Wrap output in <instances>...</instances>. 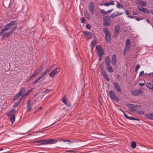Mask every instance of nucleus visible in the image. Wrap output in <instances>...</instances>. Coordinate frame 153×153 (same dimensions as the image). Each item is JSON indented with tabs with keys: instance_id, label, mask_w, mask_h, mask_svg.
<instances>
[{
	"instance_id": "1",
	"label": "nucleus",
	"mask_w": 153,
	"mask_h": 153,
	"mask_svg": "<svg viewBox=\"0 0 153 153\" xmlns=\"http://www.w3.org/2000/svg\"><path fill=\"white\" fill-rule=\"evenodd\" d=\"M16 21H12L11 22L8 23L6 26H4V28L0 32V36H1L4 32L10 29L12 26L16 25Z\"/></svg>"
},
{
	"instance_id": "2",
	"label": "nucleus",
	"mask_w": 153,
	"mask_h": 153,
	"mask_svg": "<svg viewBox=\"0 0 153 153\" xmlns=\"http://www.w3.org/2000/svg\"><path fill=\"white\" fill-rule=\"evenodd\" d=\"M103 30L105 34V38L106 41L108 42H109L111 41V35L109 32L108 29L106 28H104Z\"/></svg>"
},
{
	"instance_id": "3",
	"label": "nucleus",
	"mask_w": 153,
	"mask_h": 153,
	"mask_svg": "<svg viewBox=\"0 0 153 153\" xmlns=\"http://www.w3.org/2000/svg\"><path fill=\"white\" fill-rule=\"evenodd\" d=\"M103 25L104 26H108L110 25L111 20L109 16H105L103 17Z\"/></svg>"
},
{
	"instance_id": "4",
	"label": "nucleus",
	"mask_w": 153,
	"mask_h": 153,
	"mask_svg": "<svg viewBox=\"0 0 153 153\" xmlns=\"http://www.w3.org/2000/svg\"><path fill=\"white\" fill-rule=\"evenodd\" d=\"M57 142V140L53 139H46L45 140V142L43 143H41L40 145H44L47 144H52L56 143Z\"/></svg>"
},
{
	"instance_id": "5",
	"label": "nucleus",
	"mask_w": 153,
	"mask_h": 153,
	"mask_svg": "<svg viewBox=\"0 0 153 153\" xmlns=\"http://www.w3.org/2000/svg\"><path fill=\"white\" fill-rule=\"evenodd\" d=\"M109 94L111 99L114 100L116 101H118L119 100L118 97L117 96L116 94L113 91H111Z\"/></svg>"
},
{
	"instance_id": "6",
	"label": "nucleus",
	"mask_w": 153,
	"mask_h": 153,
	"mask_svg": "<svg viewBox=\"0 0 153 153\" xmlns=\"http://www.w3.org/2000/svg\"><path fill=\"white\" fill-rule=\"evenodd\" d=\"M96 50L99 55L101 57L104 54V51L100 46L97 45L96 47Z\"/></svg>"
},
{
	"instance_id": "7",
	"label": "nucleus",
	"mask_w": 153,
	"mask_h": 153,
	"mask_svg": "<svg viewBox=\"0 0 153 153\" xmlns=\"http://www.w3.org/2000/svg\"><path fill=\"white\" fill-rule=\"evenodd\" d=\"M60 71V69L59 68H56L53 70L50 73L49 75L51 77H53L56 74Z\"/></svg>"
},
{
	"instance_id": "8",
	"label": "nucleus",
	"mask_w": 153,
	"mask_h": 153,
	"mask_svg": "<svg viewBox=\"0 0 153 153\" xmlns=\"http://www.w3.org/2000/svg\"><path fill=\"white\" fill-rule=\"evenodd\" d=\"M94 3L93 2H91L89 5L88 9L91 13L93 15L94 14Z\"/></svg>"
},
{
	"instance_id": "9",
	"label": "nucleus",
	"mask_w": 153,
	"mask_h": 153,
	"mask_svg": "<svg viewBox=\"0 0 153 153\" xmlns=\"http://www.w3.org/2000/svg\"><path fill=\"white\" fill-rule=\"evenodd\" d=\"M126 105L130 108L129 109V111H136V110L135 109V108L137 107L136 105L128 103Z\"/></svg>"
},
{
	"instance_id": "10",
	"label": "nucleus",
	"mask_w": 153,
	"mask_h": 153,
	"mask_svg": "<svg viewBox=\"0 0 153 153\" xmlns=\"http://www.w3.org/2000/svg\"><path fill=\"white\" fill-rule=\"evenodd\" d=\"M27 111L29 112L30 111L33 105V103H31V100L30 99L28 100L27 101Z\"/></svg>"
},
{
	"instance_id": "11",
	"label": "nucleus",
	"mask_w": 153,
	"mask_h": 153,
	"mask_svg": "<svg viewBox=\"0 0 153 153\" xmlns=\"http://www.w3.org/2000/svg\"><path fill=\"white\" fill-rule=\"evenodd\" d=\"M46 75V73H43V74L40 75L37 78V79L34 81L33 83V84H35L38 82L39 81L41 80L43 77Z\"/></svg>"
},
{
	"instance_id": "12",
	"label": "nucleus",
	"mask_w": 153,
	"mask_h": 153,
	"mask_svg": "<svg viewBox=\"0 0 153 153\" xmlns=\"http://www.w3.org/2000/svg\"><path fill=\"white\" fill-rule=\"evenodd\" d=\"M120 29V27L119 25H117L115 27L114 31V34L115 36H117L119 34Z\"/></svg>"
},
{
	"instance_id": "13",
	"label": "nucleus",
	"mask_w": 153,
	"mask_h": 153,
	"mask_svg": "<svg viewBox=\"0 0 153 153\" xmlns=\"http://www.w3.org/2000/svg\"><path fill=\"white\" fill-rule=\"evenodd\" d=\"M12 33L10 31L7 33H4L3 34L1 39L2 40H4L5 39V38H8L12 34Z\"/></svg>"
},
{
	"instance_id": "14",
	"label": "nucleus",
	"mask_w": 153,
	"mask_h": 153,
	"mask_svg": "<svg viewBox=\"0 0 153 153\" xmlns=\"http://www.w3.org/2000/svg\"><path fill=\"white\" fill-rule=\"evenodd\" d=\"M116 56L115 54L113 55L111 58V63L113 65H116Z\"/></svg>"
},
{
	"instance_id": "15",
	"label": "nucleus",
	"mask_w": 153,
	"mask_h": 153,
	"mask_svg": "<svg viewBox=\"0 0 153 153\" xmlns=\"http://www.w3.org/2000/svg\"><path fill=\"white\" fill-rule=\"evenodd\" d=\"M132 94L134 95H137L139 94H142L143 91L142 90H137L132 91L131 92Z\"/></svg>"
},
{
	"instance_id": "16",
	"label": "nucleus",
	"mask_w": 153,
	"mask_h": 153,
	"mask_svg": "<svg viewBox=\"0 0 153 153\" xmlns=\"http://www.w3.org/2000/svg\"><path fill=\"white\" fill-rule=\"evenodd\" d=\"M114 86L116 90L119 92H121L119 84L117 82H115L114 84Z\"/></svg>"
},
{
	"instance_id": "17",
	"label": "nucleus",
	"mask_w": 153,
	"mask_h": 153,
	"mask_svg": "<svg viewBox=\"0 0 153 153\" xmlns=\"http://www.w3.org/2000/svg\"><path fill=\"white\" fill-rule=\"evenodd\" d=\"M130 49V46H126L125 47L123 53L125 55L127 52L129 51Z\"/></svg>"
},
{
	"instance_id": "18",
	"label": "nucleus",
	"mask_w": 153,
	"mask_h": 153,
	"mask_svg": "<svg viewBox=\"0 0 153 153\" xmlns=\"http://www.w3.org/2000/svg\"><path fill=\"white\" fill-rule=\"evenodd\" d=\"M43 69V67H41L35 72L34 73V75L36 76L37 75L42 71Z\"/></svg>"
},
{
	"instance_id": "19",
	"label": "nucleus",
	"mask_w": 153,
	"mask_h": 153,
	"mask_svg": "<svg viewBox=\"0 0 153 153\" xmlns=\"http://www.w3.org/2000/svg\"><path fill=\"white\" fill-rule=\"evenodd\" d=\"M105 63L106 65H110V60L108 56H107L105 58Z\"/></svg>"
},
{
	"instance_id": "20",
	"label": "nucleus",
	"mask_w": 153,
	"mask_h": 153,
	"mask_svg": "<svg viewBox=\"0 0 153 153\" xmlns=\"http://www.w3.org/2000/svg\"><path fill=\"white\" fill-rule=\"evenodd\" d=\"M138 3L139 5H142V6H146L147 5V3L144 1H138Z\"/></svg>"
},
{
	"instance_id": "21",
	"label": "nucleus",
	"mask_w": 153,
	"mask_h": 153,
	"mask_svg": "<svg viewBox=\"0 0 153 153\" xmlns=\"http://www.w3.org/2000/svg\"><path fill=\"white\" fill-rule=\"evenodd\" d=\"M146 85L148 88L151 89L153 91V89H152L153 85L152 83L147 82L146 83Z\"/></svg>"
},
{
	"instance_id": "22",
	"label": "nucleus",
	"mask_w": 153,
	"mask_h": 153,
	"mask_svg": "<svg viewBox=\"0 0 153 153\" xmlns=\"http://www.w3.org/2000/svg\"><path fill=\"white\" fill-rule=\"evenodd\" d=\"M107 66V68L108 71L110 73H112L113 72V70L111 66L110 65Z\"/></svg>"
},
{
	"instance_id": "23",
	"label": "nucleus",
	"mask_w": 153,
	"mask_h": 153,
	"mask_svg": "<svg viewBox=\"0 0 153 153\" xmlns=\"http://www.w3.org/2000/svg\"><path fill=\"white\" fill-rule=\"evenodd\" d=\"M26 91V90L24 88H22V89L20 90L19 91L18 93L19 94V95L21 96Z\"/></svg>"
},
{
	"instance_id": "24",
	"label": "nucleus",
	"mask_w": 153,
	"mask_h": 153,
	"mask_svg": "<svg viewBox=\"0 0 153 153\" xmlns=\"http://www.w3.org/2000/svg\"><path fill=\"white\" fill-rule=\"evenodd\" d=\"M123 13H120L118 14H115L114 13H113L111 15V17L112 18H114L117 16L122 15Z\"/></svg>"
},
{
	"instance_id": "25",
	"label": "nucleus",
	"mask_w": 153,
	"mask_h": 153,
	"mask_svg": "<svg viewBox=\"0 0 153 153\" xmlns=\"http://www.w3.org/2000/svg\"><path fill=\"white\" fill-rule=\"evenodd\" d=\"M141 10V11L147 14L150 13V11H149L147 8H143Z\"/></svg>"
},
{
	"instance_id": "26",
	"label": "nucleus",
	"mask_w": 153,
	"mask_h": 153,
	"mask_svg": "<svg viewBox=\"0 0 153 153\" xmlns=\"http://www.w3.org/2000/svg\"><path fill=\"white\" fill-rule=\"evenodd\" d=\"M104 5L105 6H108L110 5H114V1H111V2H106L104 4Z\"/></svg>"
},
{
	"instance_id": "27",
	"label": "nucleus",
	"mask_w": 153,
	"mask_h": 153,
	"mask_svg": "<svg viewBox=\"0 0 153 153\" xmlns=\"http://www.w3.org/2000/svg\"><path fill=\"white\" fill-rule=\"evenodd\" d=\"M83 33L86 36H91L92 33L91 32H89L87 31H83Z\"/></svg>"
},
{
	"instance_id": "28",
	"label": "nucleus",
	"mask_w": 153,
	"mask_h": 153,
	"mask_svg": "<svg viewBox=\"0 0 153 153\" xmlns=\"http://www.w3.org/2000/svg\"><path fill=\"white\" fill-rule=\"evenodd\" d=\"M10 120L12 122V124L13 125V122L15 120V115H13L10 118Z\"/></svg>"
},
{
	"instance_id": "29",
	"label": "nucleus",
	"mask_w": 153,
	"mask_h": 153,
	"mask_svg": "<svg viewBox=\"0 0 153 153\" xmlns=\"http://www.w3.org/2000/svg\"><path fill=\"white\" fill-rule=\"evenodd\" d=\"M131 146L132 148L134 149L136 146V143L134 141H133L131 143Z\"/></svg>"
},
{
	"instance_id": "30",
	"label": "nucleus",
	"mask_w": 153,
	"mask_h": 153,
	"mask_svg": "<svg viewBox=\"0 0 153 153\" xmlns=\"http://www.w3.org/2000/svg\"><path fill=\"white\" fill-rule=\"evenodd\" d=\"M126 118L128 119L129 120H137L138 121L139 120L138 119H137V118H134L133 117H128V116H127V117Z\"/></svg>"
},
{
	"instance_id": "31",
	"label": "nucleus",
	"mask_w": 153,
	"mask_h": 153,
	"mask_svg": "<svg viewBox=\"0 0 153 153\" xmlns=\"http://www.w3.org/2000/svg\"><path fill=\"white\" fill-rule=\"evenodd\" d=\"M147 117L149 119H153V113L149 114L147 115Z\"/></svg>"
},
{
	"instance_id": "32",
	"label": "nucleus",
	"mask_w": 153,
	"mask_h": 153,
	"mask_svg": "<svg viewBox=\"0 0 153 153\" xmlns=\"http://www.w3.org/2000/svg\"><path fill=\"white\" fill-rule=\"evenodd\" d=\"M45 142V140H37V141H34L32 143H44Z\"/></svg>"
},
{
	"instance_id": "33",
	"label": "nucleus",
	"mask_w": 153,
	"mask_h": 153,
	"mask_svg": "<svg viewBox=\"0 0 153 153\" xmlns=\"http://www.w3.org/2000/svg\"><path fill=\"white\" fill-rule=\"evenodd\" d=\"M126 46H130V40L129 39H127L126 42Z\"/></svg>"
},
{
	"instance_id": "34",
	"label": "nucleus",
	"mask_w": 153,
	"mask_h": 153,
	"mask_svg": "<svg viewBox=\"0 0 153 153\" xmlns=\"http://www.w3.org/2000/svg\"><path fill=\"white\" fill-rule=\"evenodd\" d=\"M16 111L15 109H12L11 111L7 114L8 116L9 115H11L13 114L16 112Z\"/></svg>"
},
{
	"instance_id": "35",
	"label": "nucleus",
	"mask_w": 153,
	"mask_h": 153,
	"mask_svg": "<svg viewBox=\"0 0 153 153\" xmlns=\"http://www.w3.org/2000/svg\"><path fill=\"white\" fill-rule=\"evenodd\" d=\"M116 6L117 8H123V6L120 5L119 2H117V4L116 5Z\"/></svg>"
},
{
	"instance_id": "36",
	"label": "nucleus",
	"mask_w": 153,
	"mask_h": 153,
	"mask_svg": "<svg viewBox=\"0 0 153 153\" xmlns=\"http://www.w3.org/2000/svg\"><path fill=\"white\" fill-rule=\"evenodd\" d=\"M103 76L106 80H107L108 81H109V78L108 77V76H107L106 74H105V75H103Z\"/></svg>"
},
{
	"instance_id": "37",
	"label": "nucleus",
	"mask_w": 153,
	"mask_h": 153,
	"mask_svg": "<svg viewBox=\"0 0 153 153\" xmlns=\"http://www.w3.org/2000/svg\"><path fill=\"white\" fill-rule=\"evenodd\" d=\"M103 76L106 80H107L108 81H109V78L108 77V76H107L106 74H105V75H103Z\"/></svg>"
},
{
	"instance_id": "38",
	"label": "nucleus",
	"mask_w": 153,
	"mask_h": 153,
	"mask_svg": "<svg viewBox=\"0 0 153 153\" xmlns=\"http://www.w3.org/2000/svg\"><path fill=\"white\" fill-rule=\"evenodd\" d=\"M103 76L106 80H107L108 81H109V78L108 77V76H107L106 74H105V75H103Z\"/></svg>"
},
{
	"instance_id": "39",
	"label": "nucleus",
	"mask_w": 153,
	"mask_h": 153,
	"mask_svg": "<svg viewBox=\"0 0 153 153\" xmlns=\"http://www.w3.org/2000/svg\"><path fill=\"white\" fill-rule=\"evenodd\" d=\"M144 113V112L143 111H137V114L139 115H143Z\"/></svg>"
},
{
	"instance_id": "40",
	"label": "nucleus",
	"mask_w": 153,
	"mask_h": 153,
	"mask_svg": "<svg viewBox=\"0 0 153 153\" xmlns=\"http://www.w3.org/2000/svg\"><path fill=\"white\" fill-rule=\"evenodd\" d=\"M34 89V88H32L29 90L27 91V92L25 93V94H26V95L27 96L30 93L33 91Z\"/></svg>"
},
{
	"instance_id": "41",
	"label": "nucleus",
	"mask_w": 153,
	"mask_h": 153,
	"mask_svg": "<svg viewBox=\"0 0 153 153\" xmlns=\"http://www.w3.org/2000/svg\"><path fill=\"white\" fill-rule=\"evenodd\" d=\"M19 95V94L18 93L16 94V95L14 96L13 100H14L21 96V95Z\"/></svg>"
},
{
	"instance_id": "42",
	"label": "nucleus",
	"mask_w": 153,
	"mask_h": 153,
	"mask_svg": "<svg viewBox=\"0 0 153 153\" xmlns=\"http://www.w3.org/2000/svg\"><path fill=\"white\" fill-rule=\"evenodd\" d=\"M85 16H88V19H90V17L88 12L86 10L85 11Z\"/></svg>"
},
{
	"instance_id": "43",
	"label": "nucleus",
	"mask_w": 153,
	"mask_h": 153,
	"mask_svg": "<svg viewBox=\"0 0 153 153\" xmlns=\"http://www.w3.org/2000/svg\"><path fill=\"white\" fill-rule=\"evenodd\" d=\"M65 96L63 97V98L62 99V101L65 104H66V103H67V102L65 100Z\"/></svg>"
},
{
	"instance_id": "44",
	"label": "nucleus",
	"mask_w": 153,
	"mask_h": 153,
	"mask_svg": "<svg viewBox=\"0 0 153 153\" xmlns=\"http://www.w3.org/2000/svg\"><path fill=\"white\" fill-rule=\"evenodd\" d=\"M65 96L63 97V98L62 99V101L65 104H66V103H67V102L65 100Z\"/></svg>"
},
{
	"instance_id": "45",
	"label": "nucleus",
	"mask_w": 153,
	"mask_h": 153,
	"mask_svg": "<svg viewBox=\"0 0 153 153\" xmlns=\"http://www.w3.org/2000/svg\"><path fill=\"white\" fill-rule=\"evenodd\" d=\"M17 28V26L15 27H13V28H12V30L10 31L11 32V33H12Z\"/></svg>"
},
{
	"instance_id": "46",
	"label": "nucleus",
	"mask_w": 153,
	"mask_h": 153,
	"mask_svg": "<svg viewBox=\"0 0 153 153\" xmlns=\"http://www.w3.org/2000/svg\"><path fill=\"white\" fill-rule=\"evenodd\" d=\"M101 74L102 76L106 74L105 71L103 70V68L101 70Z\"/></svg>"
},
{
	"instance_id": "47",
	"label": "nucleus",
	"mask_w": 153,
	"mask_h": 153,
	"mask_svg": "<svg viewBox=\"0 0 153 153\" xmlns=\"http://www.w3.org/2000/svg\"><path fill=\"white\" fill-rule=\"evenodd\" d=\"M96 40H94L93 41H92L91 42V44L92 47V46L93 45H95L96 44Z\"/></svg>"
},
{
	"instance_id": "48",
	"label": "nucleus",
	"mask_w": 153,
	"mask_h": 153,
	"mask_svg": "<svg viewBox=\"0 0 153 153\" xmlns=\"http://www.w3.org/2000/svg\"><path fill=\"white\" fill-rule=\"evenodd\" d=\"M140 66L139 65H137L136 68H135V71L136 72H137L140 68Z\"/></svg>"
},
{
	"instance_id": "49",
	"label": "nucleus",
	"mask_w": 153,
	"mask_h": 153,
	"mask_svg": "<svg viewBox=\"0 0 153 153\" xmlns=\"http://www.w3.org/2000/svg\"><path fill=\"white\" fill-rule=\"evenodd\" d=\"M20 104V103L19 102H17L15 103L14 105H13V107L15 108L18 105H19Z\"/></svg>"
},
{
	"instance_id": "50",
	"label": "nucleus",
	"mask_w": 153,
	"mask_h": 153,
	"mask_svg": "<svg viewBox=\"0 0 153 153\" xmlns=\"http://www.w3.org/2000/svg\"><path fill=\"white\" fill-rule=\"evenodd\" d=\"M42 108H42V107H40L39 108H38L37 109L36 111L35 112V113L36 111H39L42 110Z\"/></svg>"
},
{
	"instance_id": "51",
	"label": "nucleus",
	"mask_w": 153,
	"mask_h": 153,
	"mask_svg": "<svg viewBox=\"0 0 153 153\" xmlns=\"http://www.w3.org/2000/svg\"><path fill=\"white\" fill-rule=\"evenodd\" d=\"M101 12L102 13H104V14H107V12H105L103 9L101 10Z\"/></svg>"
},
{
	"instance_id": "52",
	"label": "nucleus",
	"mask_w": 153,
	"mask_h": 153,
	"mask_svg": "<svg viewBox=\"0 0 153 153\" xmlns=\"http://www.w3.org/2000/svg\"><path fill=\"white\" fill-rule=\"evenodd\" d=\"M143 7H140V6H138L137 7V8L138 9L140 10V11H141L142 9H143Z\"/></svg>"
},
{
	"instance_id": "53",
	"label": "nucleus",
	"mask_w": 153,
	"mask_h": 153,
	"mask_svg": "<svg viewBox=\"0 0 153 153\" xmlns=\"http://www.w3.org/2000/svg\"><path fill=\"white\" fill-rule=\"evenodd\" d=\"M51 91V90L47 89L44 92V93H48L50 92V91Z\"/></svg>"
},
{
	"instance_id": "54",
	"label": "nucleus",
	"mask_w": 153,
	"mask_h": 153,
	"mask_svg": "<svg viewBox=\"0 0 153 153\" xmlns=\"http://www.w3.org/2000/svg\"><path fill=\"white\" fill-rule=\"evenodd\" d=\"M86 27L87 29H90V25L89 24H87L86 25Z\"/></svg>"
},
{
	"instance_id": "55",
	"label": "nucleus",
	"mask_w": 153,
	"mask_h": 153,
	"mask_svg": "<svg viewBox=\"0 0 153 153\" xmlns=\"http://www.w3.org/2000/svg\"><path fill=\"white\" fill-rule=\"evenodd\" d=\"M27 96V95H26V94H25L22 97V98H23V99H25Z\"/></svg>"
},
{
	"instance_id": "56",
	"label": "nucleus",
	"mask_w": 153,
	"mask_h": 153,
	"mask_svg": "<svg viewBox=\"0 0 153 153\" xmlns=\"http://www.w3.org/2000/svg\"><path fill=\"white\" fill-rule=\"evenodd\" d=\"M143 73H144V71H141L140 72L139 75V77L141 76V75H142L143 74Z\"/></svg>"
},
{
	"instance_id": "57",
	"label": "nucleus",
	"mask_w": 153,
	"mask_h": 153,
	"mask_svg": "<svg viewBox=\"0 0 153 153\" xmlns=\"http://www.w3.org/2000/svg\"><path fill=\"white\" fill-rule=\"evenodd\" d=\"M35 76H36L35 75H34V74H33V75L30 77L29 79H32L33 77H35Z\"/></svg>"
},
{
	"instance_id": "58",
	"label": "nucleus",
	"mask_w": 153,
	"mask_h": 153,
	"mask_svg": "<svg viewBox=\"0 0 153 153\" xmlns=\"http://www.w3.org/2000/svg\"><path fill=\"white\" fill-rule=\"evenodd\" d=\"M125 14L127 15V16H128L129 15V12H128V11L126 9V11H125Z\"/></svg>"
},
{
	"instance_id": "59",
	"label": "nucleus",
	"mask_w": 153,
	"mask_h": 153,
	"mask_svg": "<svg viewBox=\"0 0 153 153\" xmlns=\"http://www.w3.org/2000/svg\"><path fill=\"white\" fill-rule=\"evenodd\" d=\"M85 18L84 17H82L81 18V20H82L81 23H83V22L85 21Z\"/></svg>"
},
{
	"instance_id": "60",
	"label": "nucleus",
	"mask_w": 153,
	"mask_h": 153,
	"mask_svg": "<svg viewBox=\"0 0 153 153\" xmlns=\"http://www.w3.org/2000/svg\"><path fill=\"white\" fill-rule=\"evenodd\" d=\"M51 69L49 68L48 69H47L46 70V71L45 72H44V73H46V74Z\"/></svg>"
},
{
	"instance_id": "61",
	"label": "nucleus",
	"mask_w": 153,
	"mask_h": 153,
	"mask_svg": "<svg viewBox=\"0 0 153 153\" xmlns=\"http://www.w3.org/2000/svg\"><path fill=\"white\" fill-rule=\"evenodd\" d=\"M68 107H70L71 106V104L69 102H67L66 104H65Z\"/></svg>"
},
{
	"instance_id": "62",
	"label": "nucleus",
	"mask_w": 153,
	"mask_h": 153,
	"mask_svg": "<svg viewBox=\"0 0 153 153\" xmlns=\"http://www.w3.org/2000/svg\"><path fill=\"white\" fill-rule=\"evenodd\" d=\"M144 85V83H139V85L141 87L143 86Z\"/></svg>"
},
{
	"instance_id": "63",
	"label": "nucleus",
	"mask_w": 153,
	"mask_h": 153,
	"mask_svg": "<svg viewBox=\"0 0 153 153\" xmlns=\"http://www.w3.org/2000/svg\"><path fill=\"white\" fill-rule=\"evenodd\" d=\"M113 9H111L110 10H108V11H107V13H110V12H112L113 11Z\"/></svg>"
},
{
	"instance_id": "64",
	"label": "nucleus",
	"mask_w": 153,
	"mask_h": 153,
	"mask_svg": "<svg viewBox=\"0 0 153 153\" xmlns=\"http://www.w3.org/2000/svg\"><path fill=\"white\" fill-rule=\"evenodd\" d=\"M136 19L137 21H139L141 20L142 19L140 18H136Z\"/></svg>"
}]
</instances>
